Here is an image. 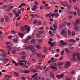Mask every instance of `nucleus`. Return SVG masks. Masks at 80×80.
Here are the masks:
<instances>
[{
	"instance_id": "473e14b6",
	"label": "nucleus",
	"mask_w": 80,
	"mask_h": 80,
	"mask_svg": "<svg viewBox=\"0 0 80 80\" xmlns=\"http://www.w3.org/2000/svg\"><path fill=\"white\" fill-rule=\"evenodd\" d=\"M47 49L45 47V49L44 50V52L45 53H47Z\"/></svg>"
},
{
	"instance_id": "f3484780",
	"label": "nucleus",
	"mask_w": 80,
	"mask_h": 80,
	"mask_svg": "<svg viewBox=\"0 0 80 80\" xmlns=\"http://www.w3.org/2000/svg\"><path fill=\"white\" fill-rule=\"evenodd\" d=\"M50 76H52V78L53 79H54L55 78V75L52 72H50Z\"/></svg>"
},
{
	"instance_id": "79ce46f5",
	"label": "nucleus",
	"mask_w": 80,
	"mask_h": 80,
	"mask_svg": "<svg viewBox=\"0 0 80 80\" xmlns=\"http://www.w3.org/2000/svg\"><path fill=\"white\" fill-rule=\"evenodd\" d=\"M59 16V14L58 13H57L55 15V17H56V18H57Z\"/></svg>"
},
{
	"instance_id": "bf43d9fd",
	"label": "nucleus",
	"mask_w": 80,
	"mask_h": 80,
	"mask_svg": "<svg viewBox=\"0 0 80 80\" xmlns=\"http://www.w3.org/2000/svg\"><path fill=\"white\" fill-rule=\"evenodd\" d=\"M25 49L27 50H28L29 49V46H26L25 47Z\"/></svg>"
},
{
	"instance_id": "b1692460",
	"label": "nucleus",
	"mask_w": 80,
	"mask_h": 80,
	"mask_svg": "<svg viewBox=\"0 0 80 80\" xmlns=\"http://www.w3.org/2000/svg\"><path fill=\"white\" fill-rule=\"evenodd\" d=\"M26 57L24 55H23L22 57V59L23 60H25Z\"/></svg>"
},
{
	"instance_id": "0eeeda50",
	"label": "nucleus",
	"mask_w": 80,
	"mask_h": 80,
	"mask_svg": "<svg viewBox=\"0 0 80 80\" xmlns=\"http://www.w3.org/2000/svg\"><path fill=\"white\" fill-rule=\"evenodd\" d=\"M27 25H25L24 26V28H25V29L27 30V33H29V31H30V27L29 26H28V29H27Z\"/></svg>"
},
{
	"instance_id": "6e6552de",
	"label": "nucleus",
	"mask_w": 80,
	"mask_h": 80,
	"mask_svg": "<svg viewBox=\"0 0 80 80\" xmlns=\"http://www.w3.org/2000/svg\"><path fill=\"white\" fill-rule=\"evenodd\" d=\"M50 68H52V69L56 70H58L57 67L56 66H51Z\"/></svg>"
},
{
	"instance_id": "603ef678",
	"label": "nucleus",
	"mask_w": 80,
	"mask_h": 80,
	"mask_svg": "<svg viewBox=\"0 0 80 80\" xmlns=\"http://www.w3.org/2000/svg\"><path fill=\"white\" fill-rule=\"evenodd\" d=\"M21 5H22V6H25L26 5L25 3L23 2L21 3Z\"/></svg>"
},
{
	"instance_id": "cd10ccee",
	"label": "nucleus",
	"mask_w": 80,
	"mask_h": 80,
	"mask_svg": "<svg viewBox=\"0 0 80 80\" xmlns=\"http://www.w3.org/2000/svg\"><path fill=\"white\" fill-rule=\"evenodd\" d=\"M31 51L32 52H35L36 51V50L35 49V48H33L32 50Z\"/></svg>"
},
{
	"instance_id": "69168bd1",
	"label": "nucleus",
	"mask_w": 80,
	"mask_h": 80,
	"mask_svg": "<svg viewBox=\"0 0 80 80\" xmlns=\"http://www.w3.org/2000/svg\"><path fill=\"white\" fill-rule=\"evenodd\" d=\"M24 17L25 18H26V19H28V16H27V15H25V16H24Z\"/></svg>"
},
{
	"instance_id": "5701e85b",
	"label": "nucleus",
	"mask_w": 80,
	"mask_h": 80,
	"mask_svg": "<svg viewBox=\"0 0 80 80\" xmlns=\"http://www.w3.org/2000/svg\"><path fill=\"white\" fill-rule=\"evenodd\" d=\"M34 8H33L32 9V10L33 11H34L36 9V5H34Z\"/></svg>"
},
{
	"instance_id": "c9c22d12",
	"label": "nucleus",
	"mask_w": 80,
	"mask_h": 80,
	"mask_svg": "<svg viewBox=\"0 0 80 80\" xmlns=\"http://www.w3.org/2000/svg\"><path fill=\"white\" fill-rule=\"evenodd\" d=\"M11 33L13 34H15L16 33V32L14 30H12L11 31Z\"/></svg>"
},
{
	"instance_id": "1a4fd4ad",
	"label": "nucleus",
	"mask_w": 80,
	"mask_h": 80,
	"mask_svg": "<svg viewBox=\"0 0 80 80\" xmlns=\"http://www.w3.org/2000/svg\"><path fill=\"white\" fill-rule=\"evenodd\" d=\"M5 19V21L7 22H9V18L8 16L4 17Z\"/></svg>"
},
{
	"instance_id": "8fccbe9b",
	"label": "nucleus",
	"mask_w": 80,
	"mask_h": 80,
	"mask_svg": "<svg viewBox=\"0 0 80 80\" xmlns=\"http://www.w3.org/2000/svg\"><path fill=\"white\" fill-rule=\"evenodd\" d=\"M64 53V52L63 50H62L61 51V55L63 56Z\"/></svg>"
},
{
	"instance_id": "aec40b11",
	"label": "nucleus",
	"mask_w": 80,
	"mask_h": 80,
	"mask_svg": "<svg viewBox=\"0 0 80 80\" xmlns=\"http://www.w3.org/2000/svg\"><path fill=\"white\" fill-rule=\"evenodd\" d=\"M14 73L15 75L16 76L20 77V76H19V73H18V72H14Z\"/></svg>"
},
{
	"instance_id": "423d86ee",
	"label": "nucleus",
	"mask_w": 80,
	"mask_h": 80,
	"mask_svg": "<svg viewBox=\"0 0 80 80\" xmlns=\"http://www.w3.org/2000/svg\"><path fill=\"white\" fill-rule=\"evenodd\" d=\"M63 65V63L62 62H60L58 63V68L59 69H61L62 68V65Z\"/></svg>"
},
{
	"instance_id": "de8ad7c7",
	"label": "nucleus",
	"mask_w": 80,
	"mask_h": 80,
	"mask_svg": "<svg viewBox=\"0 0 80 80\" xmlns=\"http://www.w3.org/2000/svg\"><path fill=\"white\" fill-rule=\"evenodd\" d=\"M10 65V63H8L7 64H6L5 65V67H8V66H9V65Z\"/></svg>"
},
{
	"instance_id": "9d476101",
	"label": "nucleus",
	"mask_w": 80,
	"mask_h": 80,
	"mask_svg": "<svg viewBox=\"0 0 80 80\" xmlns=\"http://www.w3.org/2000/svg\"><path fill=\"white\" fill-rule=\"evenodd\" d=\"M61 33L64 36H66L67 35V33H65V31L64 30H62Z\"/></svg>"
},
{
	"instance_id": "49530a36",
	"label": "nucleus",
	"mask_w": 80,
	"mask_h": 80,
	"mask_svg": "<svg viewBox=\"0 0 80 80\" xmlns=\"http://www.w3.org/2000/svg\"><path fill=\"white\" fill-rule=\"evenodd\" d=\"M37 38H39L40 37V35L39 34V33H37Z\"/></svg>"
},
{
	"instance_id": "393cba45",
	"label": "nucleus",
	"mask_w": 80,
	"mask_h": 80,
	"mask_svg": "<svg viewBox=\"0 0 80 80\" xmlns=\"http://www.w3.org/2000/svg\"><path fill=\"white\" fill-rule=\"evenodd\" d=\"M44 28L43 27H41L38 28L39 30H43L44 29Z\"/></svg>"
},
{
	"instance_id": "7c9ffc66",
	"label": "nucleus",
	"mask_w": 80,
	"mask_h": 80,
	"mask_svg": "<svg viewBox=\"0 0 80 80\" xmlns=\"http://www.w3.org/2000/svg\"><path fill=\"white\" fill-rule=\"evenodd\" d=\"M36 48H38V49H41V47L38 45H37L36 46Z\"/></svg>"
},
{
	"instance_id": "dca6fc26",
	"label": "nucleus",
	"mask_w": 80,
	"mask_h": 80,
	"mask_svg": "<svg viewBox=\"0 0 80 80\" xmlns=\"http://www.w3.org/2000/svg\"><path fill=\"white\" fill-rule=\"evenodd\" d=\"M35 68L37 69H41L42 67L40 65H37L35 67Z\"/></svg>"
},
{
	"instance_id": "6ab92c4d",
	"label": "nucleus",
	"mask_w": 80,
	"mask_h": 80,
	"mask_svg": "<svg viewBox=\"0 0 80 80\" xmlns=\"http://www.w3.org/2000/svg\"><path fill=\"white\" fill-rule=\"evenodd\" d=\"M37 57L38 58H39L40 57H41L42 56V54H41V53H37Z\"/></svg>"
},
{
	"instance_id": "72a5a7b5",
	"label": "nucleus",
	"mask_w": 80,
	"mask_h": 80,
	"mask_svg": "<svg viewBox=\"0 0 80 80\" xmlns=\"http://www.w3.org/2000/svg\"><path fill=\"white\" fill-rule=\"evenodd\" d=\"M24 68H28V65H24L23 66Z\"/></svg>"
},
{
	"instance_id": "e2e57ef3",
	"label": "nucleus",
	"mask_w": 80,
	"mask_h": 80,
	"mask_svg": "<svg viewBox=\"0 0 80 80\" xmlns=\"http://www.w3.org/2000/svg\"><path fill=\"white\" fill-rule=\"evenodd\" d=\"M18 63L21 66H22L23 65V64L22 62H19Z\"/></svg>"
},
{
	"instance_id": "0e129e2a",
	"label": "nucleus",
	"mask_w": 80,
	"mask_h": 80,
	"mask_svg": "<svg viewBox=\"0 0 80 80\" xmlns=\"http://www.w3.org/2000/svg\"><path fill=\"white\" fill-rule=\"evenodd\" d=\"M68 18H70V19H72L73 18L72 17V16H71V15L69 16L68 17Z\"/></svg>"
},
{
	"instance_id": "6e6d98bb",
	"label": "nucleus",
	"mask_w": 80,
	"mask_h": 80,
	"mask_svg": "<svg viewBox=\"0 0 80 80\" xmlns=\"http://www.w3.org/2000/svg\"><path fill=\"white\" fill-rule=\"evenodd\" d=\"M12 36L10 35L8 37V38L9 39H11L12 38Z\"/></svg>"
},
{
	"instance_id": "774afa93",
	"label": "nucleus",
	"mask_w": 80,
	"mask_h": 80,
	"mask_svg": "<svg viewBox=\"0 0 80 80\" xmlns=\"http://www.w3.org/2000/svg\"><path fill=\"white\" fill-rule=\"evenodd\" d=\"M52 13H49L48 14V17H50L52 16Z\"/></svg>"
},
{
	"instance_id": "f8f14e48",
	"label": "nucleus",
	"mask_w": 80,
	"mask_h": 80,
	"mask_svg": "<svg viewBox=\"0 0 80 80\" xmlns=\"http://www.w3.org/2000/svg\"><path fill=\"white\" fill-rule=\"evenodd\" d=\"M13 42H15V43H18V39H17V38H14L13 39Z\"/></svg>"
},
{
	"instance_id": "3c124183",
	"label": "nucleus",
	"mask_w": 80,
	"mask_h": 80,
	"mask_svg": "<svg viewBox=\"0 0 80 80\" xmlns=\"http://www.w3.org/2000/svg\"><path fill=\"white\" fill-rule=\"evenodd\" d=\"M73 25H74L75 27H76L78 26L77 24L75 22H73Z\"/></svg>"
},
{
	"instance_id": "2eb2a0df",
	"label": "nucleus",
	"mask_w": 80,
	"mask_h": 80,
	"mask_svg": "<svg viewBox=\"0 0 80 80\" xmlns=\"http://www.w3.org/2000/svg\"><path fill=\"white\" fill-rule=\"evenodd\" d=\"M65 52L68 55L69 54V50L68 48H65Z\"/></svg>"
},
{
	"instance_id": "412c9836",
	"label": "nucleus",
	"mask_w": 80,
	"mask_h": 80,
	"mask_svg": "<svg viewBox=\"0 0 80 80\" xmlns=\"http://www.w3.org/2000/svg\"><path fill=\"white\" fill-rule=\"evenodd\" d=\"M16 52H17V50L16 49H14L12 52V54L13 55H15L16 54Z\"/></svg>"
},
{
	"instance_id": "2f4dec72",
	"label": "nucleus",
	"mask_w": 80,
	"mask_h": 80,
	"mask_svg": "<svg viewBox=\"0 0 80 80\" xmlns=\"http://www.w3.org/2000/svg\"><path fill=\"white\" fill-rule=\"evenodd\" d=\"M24 42L25 43H28L29 41L27 39H26L24 40Z\"/></svg>"
},
{
	"instance_id": "864d4df0",
	"label": "nucleus",
	"mask_w": 80,
	"mask_h": 80,
	"mask_svg": "<svg viewBox=\"0 0 80 80\" xmlns=\"http://www.w3.org/2000/svg\"><path fill=\"white\" fill-rule=\"evenodd\" d=\"M37 22L38 21L37 20H35L33 22V24L34 25H35L37 23Z\"/></svg>"
},
{
	"instance_id": "e433bc0d",
	"label": "nucleus",
	"mask_w": 80,
	"mask_h": 80,
	"mask_svg": "<svg viewBox=\"0 0 80 80\" xmlns=\"http://www.w3.org/2000/svg\"><path fill=\"white\" fill-rule=\"evenodd\" d=\"M50 8V7H49V6H48V7H45V9L46 10H47L49 9Z\"/></svg>"
},
{
	"instance_id": "bb28decb",
	"label": "nucleus",
	"mask_w": 80,
	"mask_h": 80,
	"mask_svg": "<svg viewBox=\"0 0 80 80\" xmlns=\"http://www.w3.org/2000/svg\"><path fill=\"white\" fill-rule=\"evenodd\" d=\"M79 29V28L78 27H74L73 29L75 30H77Z\"/></svg>"
},
{
	"instance_id": "9b49d317",
	"label": "nucleus",
	"mask_w": 80,
	"mask_h": 80,
	"mask_svg": "<svg viewBox=\"0 0 80 80\" xmlns=\"http://www.w3.org/2000/svg\"><path fill=\"white\" fill-rule=\"evenodd\" d=\"M9 6L8 5H6L3 6L1 7V8L2 9H6Z\"/></svg>"
},
{
	"instance_id": "c85d7f7f",
	"label": "nucleus",
	"mask_w": 80,
	"mask_h": 80,
	"mask_svg": "<svg viewBox=\"0 0 80 80\" xmlns=\"http://www.w3.org/2000/svg\"><path fill=\"white\" fill-rule=\"evenodd\" d=\"M4 21V19L3 18H2L1 19L0 21L1 22H3Z\"/></svg>"
},
{
	"instance_id": "a211bd4d",
	"label": "nucleus",
	"mask_w": 80,
	"mask_h": 80,
	"mask_svg": "<svg viewBox=\"0 0 80 80\" xmlns=\"http://www.w3.org/2000/svg\"><path fill=\"white\" fill-rule=\"evenodd\" d=\"M76 23L77 24H78L80 23V20L79 19H78L76 20Z\"/></svg>"
},
{
	"instance_id": "f257e3e1",
	"label": "nucleus",
	"mask_w": 80,
	"mask_h": 80,
	"mask_svg": "<svg viewBox=\"0 0 80 80\" xmlns=\"http://www.w3.org/2000/svg\"><path fill=\"white\" fill-rule=\"evenodd\" d=\"M1 53L3 54H0V56L3 57L7 58L8 54L5 52V51L3 50V51L1 52Z\"/></svg>"
},
{
	"instance_id": "4d7b16f0",
	"label": "nucleus",
	"mask_w": 80,
	"mask_h": 80,
	"mask_svg": "<svg viewBox=\"0 0 80 80\" xmlns=\"http://www.w3.org/2000/svg\"><path fill=\"white\" fill-rule=\"evenodd\" d=\"M76 56V53H74V54L73 55L72 57L73 58H75Z\"/></svg>"
},
{
	"instance_id": "4468645a",
	"label": "nucleus",
	"mask_w": 80,
	"mask_h": 80,
	"mask_svg": "<svg viewBox=\"0 0 80 80\" xmlns=\"http://www.w3.org/2000/svg\"><path fill=\"white\" fill-rule=\"evenodd\" d=\"M54 58H51V63H53L55 62L56 61L55 60H54Z\"/></svg>"
},
{
	"instance_id": "680f3d73",
	"label": "nucleus",
	"mask_w": 80,
	"mask_h": 80,
	"mask_svg": "<svg viewBox=\"0 0 80 80\" xmlns=\"http://www.w3.org/2000/svg\"><path fill=\"white\" fill-rule=\"evenodd\" d=\"M36 71H37L35 69H32V72H36Z\"/></svg>"
},
{
	"instance_id": "f704fd0d",
	"label": "nucleus",
	"mask_w": 80,
	"mask_h": 80,
	"mask_svg": "<svg viewBox=\"0 0 80 80\" xmlns=\"http://www.w3.org/2000/svg\"><path fill=\"white\" fill-rule=\"evenodd\" d=\"M20 29L22 32H24L25 30L24 28H20Z\"/></svg>"
},
{
	"instance_id": "09e8293b",
	"label": "nucleus",
	"mask_w": 80,
	"mask_h": 80,
	"mask_svg": "<svg viewBox=\"0 0 80 80\" xmlns=\"http://www.w3.org/2000/svg\"><path fill=\"white\" fill-rule=\"evenodd\" d=\"M42 42V39H41L38 40V43H41Z\"/></svg>"
},
{
	"instance_id": "c756f323",
	"label": "nucleus",
	"mask_w": 80,
	"mask_h": 80,
	"mask_svg": "<svg viewBox=\"0 0 80 80\" xmlns=\"http://www.w3.org/2000/svg\"><path fill=\"white\" fill-rule=\"evenodd\" d=\"M29 49L31 50L32 49H33V47L31 45L29 46Z\"/></svg>"
},
{
	"instance_id": "5fc2aeb1",
	"label": "nucleus",
	"mask_w": 80,
	"mask_h": 80,
	"mask_svg": "<svg viewBox=\"0 0 80 80\" xmlns=\"http://www.w3.org/2000/svg\"><path fill=\"white\" fill-rule=\"evenodd\" d=\"M55 45V43L53 42V43H52L51 44V47H53V45Z\"/></svg>"
},
{
	"instance_id": "58836bf2",
	"label": "nucleus",
	"mask_w": 80,
	"mask_h": 80,
	"mask_svg": "<svg viewBox=\"0 0 80 80\" xmlns=\"http://www.w3.org/2000/svg\"><path fill=\"white\" fill-rule=\"evenodd\" d=\"M35 40L34 39H32V40L31 42L32 43H35Z\"/></svg>"
},
{
	"instance_id": "4c0bfd02",
	"label": "nucleus",
	"mask_w": 80,
	"mask_h": 80,
	"mask_svg": "<svg viewBox=\"0 0 80 80\" xmlns=\"http://www.w3.org/2000/svg\"><path fill=\"white\" fill-rule=\"evenodd\" d=\"M8 15L9 17H11L13 16L12 14L11 13H9L8 14Z\"/></svg>"
},
{
	"instance_id": "ea45409f",
	"label": "nucleus",
	"mask_w": 80,
	"mask_h": 80,
	"mask_svg": "<svg viewBox=\"0 0 80 80\" xmlns=\"http://www.w3.org/2000/svg\"><path fill=\"white\" fill-rule=\"evenodd\" d=\"M29 72L28 71H27V70H25L24 71V73L27 74L29 73Z\"/></svg>"
},
{
	"instance_id": "4be33fe9",
	"label": "nucleus",
	"mask_w": 80,
	"mask_h": 80,
	"mask_svg": "<svg viewBox=\"0 0 80 80\" xmlns=\"http://www.w3.org/2000/svg\"><path fill=\"white\" fill-rule=\"evenodd\" d=\"M18 35L21 38H22L23 36V34L20 32L18 33Z\"/></svg>"
},
{
	"instance_id": "c03bdc74",
	"label": "nucleus",
	"mask_w": 80,
	"mask_h": 80,
	"mask_svg": "<svg viewBox=\"0 0 80 80\" xmlns=\"http://www.w3.org/2000/svg\"><path fill=\"white\" fill-rule=\"evenodd\" d=\"M74 8L76 9L77 11L79 10L78 8V7H77V6H74Z\"/></svg>"
},
{
	"instance_id": "39448f33",
	"label": "nucleus",
	"mask_w": 80,
	"mask_h": 80,
	"mask_svg": "<svg viewBox=\"0 0 80 80\" xmlns=\"http://www.w3.org/2000/svg\"><path fill=\"white\" fill-rule=\"evenodd\" d=\"M30 16L31 17H32V18H35L37 16V17L38 18H40V16H39L38 15H37V14H32L30 15Z\"/></svg>"
},
{
	"instance_id": "20e7f679",
	"label": "nucleus",
	"mask_w": 80,
	"mask_h": 80,
	"mask_svg": "<svg viewBox=\"0 0 80 80\" xmlns=\"http://www.w3.org/2000/svg\"><path fill=\"white\" fill-rule=\"evenodd\" d=\"M64 73L63 72L62 74H61L60 75H58V74H57L56 75L57 78L58 79L61 78L63 77L64 75Z\"/></svg>"
},
{
	"instance_id": "052dcab7",
	"label": "nucleus",
	"mask_w": 80,
	"mask_h": 80,
	"mask_svg": "<svg viewBox=\"0 0 80 80\" xmlns=\"http://www.w3.org/2000/svg\"><path fill=\"white\" fill-rule=\"evenodd\" d=\"M71 23L70 22H68L67 25L68 26H70L71 25Z\"/></svg>"
},
{
	"instance_id": "a19ab883",
	"label": "nucleus",
	"mask_w": 80,
	"mask_h": 80,
	"mask_svg": "<svg viewBox=\"0 0 80 80\" xmlns=\"http://www.w3.org/2000/svg\"><path fill=\"white\" fill-rule=\"evenodd\" d=\"M77 11V13L78 14V15H79V16H80V10L79 9H78Z\"/></svg>"
},
{
	"instance_id": "7ed1b4c3",
	"label": "nucleus",
	"mask_w": 80,
	"mask_h": 80,
	"mask_svg": "<svg viewBox=\"0 0 80 80\" xmlns=\"http://www.w3.org/2000/svg\"><path fill=\"white\" fill-rule=\"evenodd\" d=\"M8 60V58H5V57H3L2 58H0V61L3 62H7Z\"/></svg>"
},
{
	"instance_id": "ddd939ff",
	"label": "nucleus",
	"mask_w": 80,
	"mask_h": 80,
	"mask_svg": "<svg viewBox=\"0 0 80 80\" xmlns=\"http://www.w3.org/2000/svg\"><path fill=\"white\" fill-rule=\"evenodd\" d=\"M68 41H69L70 42H72V43H75V42H76V40L72 39H69L68 40Z\"/></svg>"
},
{
	"instance_id": "a18cd8bd",
	"label": "nucleus",
	"mask_w": 80,
	"mask_h": 80,
	"mask_svg": "<svg viewBox=\"0 0 80 80\" xmlns=\"http://www.w3.org/2000/svg\"><path fill=\"white\" fill-rule=\"evenodd\" d=\"M31 38V37L30 36H28L27 37V39L28 40H30Z\"/></svg>"
},
{
	"instance_id": "338daca9",
	"label": "nucleus",
	"mask_w": 80,
	"mask_h": 80,
	"mask_svg": "<svg viewBox=\"0 0 80 80\" xmlns=\"http://www.w3.org/2000/svg\"><path fill=\"white\" fill-rule=\"evenodd\" d=\"M68 34L71 35V31L70 30H68Z\"/></svg>"
},
{
	"instance_id": "f03ea898",
	"label": "nucleus",
	"mask_w": 80,
	"mask_h": 80,
	"mask_svg": "<svg viewBox=\"0 0 80 80\" xmlns=\"http://www.w3.org/2000/svg\"><path fill=\"white\" fill-rule=\"evenodd\" d=\"M70 63L71 62L70 61H68L65 63L64 65V67L65 68H69L70 67Z\"/></svg>"
},
{
	"instance_id": "13d9d810",
	"label": "nucleus",
	"mask_w": 80,
	"mask_h": 80,
	"mask_svg": "<svg viewBox=\"0 0 80 80\" xmlns=\"http://www.w3.org/2000/svg\"><path fill=\"white\" fill-rule=\"evenodd\" d=\"M36 61V60L34 59H32V62H35Z\"/></svg>"
},
{
	"instance_id": "37998d69",
	"label": "nucleus",
	"mask_w": 80,
	"mask_h": 80,
	"mask_svg": "<svg viewBox=\"0 0 80 80\" xmlns=\"http://www.w3.org/2000/svg\"><path fill=\"white\" fill-rule=\"evenodd\" d=\"M5 77L8 78H11V76H9V75H6Z\"/></svg>"
},
{
	"instance_id": "a878e982",
	"label": "nucleus",
	"mask_w": 80,
	"mask_h": 80,
	"mask_svg": "<svg viewBox=\"0 0 80 80\" xmlns=\"http://www.w3.org/2000/svg\"><path fill=\"white\" fill-rule=\"evenodd\" d=\"M44 32H45L43 30V31H40L38 32L40 34H43L44 33Z\"/></svg>"
}]
</instances>
